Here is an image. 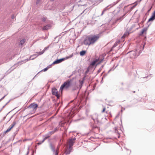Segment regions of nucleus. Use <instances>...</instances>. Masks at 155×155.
Returning a JSON list of instances; mask_svg holds the SVG:
<instances>
[{"instance_id": "nucleus-1", "label": "nucleus", "mask_w": 155, "mask_h": 155, "mask_svg": "<svg viewBox=\"0 0 155 155\" xmlns=\"http://www.w3.org/2000/svg\"><path fill=\"white\" fill-rule=\"evenodd\" d=\"M99 38L98 35H91L86 37L83 41L85 45L90 46L95 43Z\"/></svg>"}, {"instance_id": "nucleus-2", "label": "nucleus", "mask_w": 155, "mask_h": 155, "mask_svg": "<svg viewBox=\"0 0 155 155\" xmlns=\"http://www.w3.org/2000/svg\"><path fill=\"white\" fill-rule=\"evenodd\" d=\"M76 140L75 138L69 139L68 141V145L69 146L68 148L65 151V153L66 154H69L71 152L72 149V147L74 143V141Z\"/></svg>"}, {"instance_id": "nucleus-3", "label": "nucleus", "mask_w": 155, "mask_h": 155, "mask_svg": "<svg viewBox=\"0 0 155 155\" xmlns=\"http://www.w3.org/2000/svg\"><path fill=\"white\" fill-rule=\"evenodd\" d=\"M38 107V104L35 103L31 104L28 108L29 114H32L35 113Z\"/></svg>"}, {"instance_id": "nucleus-4", "label": "nucleus", "mask_w": 155, "mask_h": 155, "mask_svg": "<svg viewBox=\"0 0 155 155\" xmlns=\"http://www.w3.org/2000/svg\"><path fill=\"white\" fill-rule=\"evenodd\" d=\"M71 80H68L64 83L60 88V90H61V92L64 88H68L70 87L71 85Z\"/></svg>"}, {"instance_id": "nucleus-5", "label": "nucleus", "mask_w": 155, "mask_h": 155, "mask_svg": "<svg viewBox=\"0 0 155 155\" xmlns=\"http://www.w3.org/2000/svg\"><path fill=\"white\" fill-rule=\"evenodd\" d=\"M52 94L53 95H55L57 98H59L60 96L58 94L57 90L55 88H53L52 89Z\"/></svg>"}, {"instance_id": "nucleus-6", "label": "nucleus", "mask_w": 155, "mask_h": 155, "mask_svg": "<svg viewBox=\"0 0 155 155\" xmlns=\"http://www.w3.org/2000/svg\"><path fill=\"white\" fill-rule=\"evenodd\" d=\"M155 19V10L154 12L152 13L151 17L150 18L148 22H149L150 21H153Z\"/></svg>"}, {"instance_id": "nucleus-7", "label": "nucleus", "mask_w": 155, "mask_h": 155, "mask_svg": "<svg viewBox=\"0 0 155 155\" xmlns=\"http://www.w3.org/2000/svg\"><path fill=\"white\" fill-rule=\"evenodd\" d=\"M16 124V123L15 122H13L12 124L11 125L10 127H9L7 129V130L5 131V133L8 132L10 131L11 130L13 127L15 126Z\"/></svg>"}, {"instance_id": "nucleus-8", "label": "nucleus", "mask_w": 155, "mask_h": 155, "mask_svg": "<svg viewBox=\"0 0 155 155\" xmlns=\"http://www.w3.org/2000/svg\"><path fill=\"white\" fill-rule=\"evenodd\" d=\"M105 112L107 114L111 115L110 112L109 110H107L105 107H104L102 111V113H104Z\"/></svg>"}, {"instance_id": "nucleus-9", "label": "nucleus", "mask_w": 155, "mask_h": 155, "mask_svg": "<svg viewBox=\"0 0 155 155\" xmlns=\"http://www.w3.org/2000/svg\"><path fill=\"white\" fill-rule=\"evenodd\" d=\"M136 54V52L134 51H131L130 53V58H131L135 57Z\"/></svg>"}, {"instance_id": "nucleus-10", "label": "nucleus", "mask_w": 155, "mask_h": 155, "mask_svg": "<svg viewBox=\"0 0 155 155\" xmlns=\"http://www.w3.org/2000/svg\"><path fill=\"white\" fill-rule=\"evenodd\" d=\"M51 27V26L50 25H48L46 26H44L42 28V30L44 31L45 30H47L50 29Z\"/></svg>"}, {"instance_id": "nucleus-11", "label": "nucleus", "mask_w": 155, "mask_h": 155, "mask_svg": "<svg viewBox=\"0 0 155 155\" xmlns=\"http://www.w3.org/2000/svg\"><path fill=\"white\" fill-rule=\"evenodd\" d=\"M64 58H61L59 60H57L54 62L53 63L54 64H57L61 63L62 61H64Z\"/></svg>"}, {"instance_id": "nucleus-12", "label": "nucleus", "mask_w": 155, "mask_h": 155, "mask_svg": "<svg viewBox=\"0 0 155 155\" xmlns=\"http://www.w3.org/2000/svg\"><path fill=\"white\" fill-rule=\"evenodd\" d=\"M99 61V58L95 59L90 64V65L94 66Z\"/></svg>"}, {"instance_id": "nucleus-13", "label": "nucleus", "mask_w": 155, "mask_h": 155, "mask_svg": "<svg viewBox=\"0 0 155 155\" xmlns=\"http://www.w3.org/2000/svg\"><path fill=\"white\" fill-rule=\"evenodd\" d=\"M26 41V40L25 39H23L21 40L20 42V44L21 45H24Z\"/></svg>"}, {"instance_id": "nucleus-14", "label": "nucleus", "mask_w": 155, "mask_h": 155, "mask_svg": "<svg viewBox=\"0 0 155 155\" xmlns=\"http://www.w3.org/2000/svg\"><path fill=\"white\" fill-rule=\"evenodd\" d=\"M86 51H82L80 52V54L81 56H83L86 54Z\"/></svg>"}, {"instance_id": "nucleus-15", "label": "nucleus", "mask_w": 155, "mask_h": 155, "mask_svg": "<svg viewBox=\"0 0 155 155\" xmlns=\"http://www.w3.org/2000/svg\"><path fill=\"white\" fill-rule=\"evenodd\" d=\"M50 147L51 150L52 151H54V152H55V150H54L55 146L54 145L52 144L51 143L50 144Z\"/></svg>"}, {"instance_id": "nucleus-16", "label": "nucleus", "mask_w": 155, "mask_h": 155, "mask_svg": "<svg viewBox=\"0 0 155 155\" xmlns=\"http://www.w3.org/2000/svg\"><path fill=\"white\" fill-rule=\"evenodd\" d=\"M92 118L94 120H96L97 121L98 120L97 116L96 115L93 116L92 117Z\"/></svg>"}, {"instance_id": "nucleus-17", "label": "nucleus", "mask_w": 155, "mask_h": 155, "mask_svg": "<svg viewBox=\"0 0 155 155\" xmlns=\"http://www.w3.org/2000/svg\"><path fill=\"white\" fill-rule=\"evenodd\" d=\"M47 137H45V138H44V139H43V141H42V142H39V143H37V144H38V145H40V144H41L42 143H43V142L44 141H45V140L46 139H47Z\"/></svg>"}, {"instance_id": "nucleus-18", "label": "nucleus", "mask_w": 155, "mask_h": 155, "mask_svg": "<svg viewBox=\"0 0 155 155\" xmlns=\"http://www.w3.org/2000/svg\"><path fill=\"white\" fill-rule=\"evenodd\" d=\"M59 147H58L56 151L55 152V155H58V153Z\"/></svg>"}, {"instance_id": "nucleus-19", "label": "nucleus", "mask_w": 155, "mask_h": 155, "mask_svg": "<svg viewBox=\"0 0 155 155\" xmlns=\"http://www.w3.org/2000/svg\"><path fill=\"white\" fill-rule=\"evenodd\" d=\"M59 147H58L56 151L55 152V155H58V153Z\"/></svg>"}, {"instance_id": "nucleus-20", "label": "nucleus", "mask_w": 155, "mask_h": 155, "mask_svg": "<svg viewBox=\"0 0 155 155\" xmlns=\"http://www.w3.org/2000/svg\"><path fill=\"white\" fill-rule=\"evenodd\" d=\"M50 68V67H47L46 68L43 69V70H42V71H47L48 69Z\"/></svg>"}, {"instance_id": "nucleus-21", "label": "nucleus", "mask_w": 155, "mask_h": 155, "mask_svg": "<svg viewBox=\"0 0 155 155\" xmlns=\"http://www.w3.org/2000/svg\"><path fill=\"white\" fill-rule=\"evenodd\" d=\"M43 53V51H41L39 52L38 54V55H40L42 54Z\"/></svg>"}, {"instance_id": "nucleus-22", "label": "nucleus", "mask_w": 155, "mask_h": 155, "mask_svg": "<svg viewBox=\"0 0 155 155\" xmlns=\"http://www.w3.org/2000/svg\"><path fill=\"white\" fill-rule=\"evenodd\" d=\"M46 18H42V21H45L46 20Z\"/></svg>"}, {"instance_id": "nucleus-23", "label": "nucleus", "mask_w": 155, "mask_h": 155, "mask_svg": "<svg viewBox=\"0 0 155 155\" xmlns=\"http://www.w3.org/2000/svg\"><path fill=\"white\" fill-rule=\"evenodd\" d=\"M40 0H37V1L36 2V4H38L39 3V2L40 1Z\"/></svg>"}, {"instance_id": "nucleus-24", "label": "nucleus", "mask_w": 155, "mask_h": 155, "mask_svg": "<svg viewBox=\"0 0 155 155\" xmlns=\"http://www.w3.org/2000/svg\"><path fill=\"white\" fill-rule=\"evenodd\" d=\"M56 131H57V129H55L54 131L53 132H52V134H53Z\"/></svg>"}, {"instance_id": "nucleus-25", "label": "nucleus", "mask_w": 155, "mask_h": 155, "mask_svg": "<svg viewBox=\"0 0 155 155\" xmlns=\"http://www.w3.org/2000/svg\"><path fill=\"white\" fill-rule=\"evenodd\" d=\"M5 97V96L4 97H2V98L0 100V101H1V100H3V99Z\"/></svg>"}, {"instance_id": "nucleus-26", "label": "nucleus", "mask_w": 155, "mask_h": 155, "mask_svg": "<svg viewBox=\"0 0 155 155\" xmlns=\"http://www.w3.org/2000/svg\"><path fill=\"white\" fill-rule=\"evenodd\" d=\"M145 30H143L142 31V33L143 34V32H144Z\"/></svg>"}, {"instance_id": "nucleus-27", "label": "nucleus", "mask_w": 155, "mask_h": 155, "mask_svg": "<svg viewBox=\"0 0 155 155\" xmlns=\"http://www.w3.org/2000/svg\"><path fill=\"white\" fill-rule=\"evenodd\" d=\"M151 8H152V7H151L150 9H149L148 11V12H149L150 10L151 9Z\"/></svg>"}, {"instance_id": "nucleus-28", "label": "nucleus", "mask_w": 155, "mask_h": 155, "mask_svg": "<svg viewBox=\"0 0 155 155\" xmlns=\"http://www.w3.org/2000/svg\"><path fill=\"white\" fill-rule=\"evenodd\" d=\"M117 45V43H115V44L114 45V46H115Z\"/></svg>"}, {"instance_id": "nucleus-29", "label": "nucleus", "mask_w": 155, "mask_h": 155, "mask_svg": "<svg viewBox=\"0 0 155 155\" xmlns=\"http://www.w3.org/2000/svg\"><path fill=\"white\" fill-rule=\"evenodd\" d=\"M88 71H89V68H88V69H87V72H88Z\"/></svg>"}, {"instance_id": "nucleus-30", "label": "nucleus", "mask_w": 155, "mask_h": 155, "mask_svg": "<svg viewBox=\"0 0 155 155\" xmlns=\"http://www.w3.org/2000/svg\"><path fill=\"white\" fill-rule=\"evenodd\" d=\"M26 140H23V141H24V142L25 141H26Z\"/></svg>"}, {"instance_id": "nucleus-31", "label": "nucleus", "mask_w": 155, "mask_h": 155, "mask_svg": "<svg viewBox=\"0 0 155 155\" xmlns=\"http://www.w3.org/2000/svg\"><path fill=\"white\" fill-rule=\"evenodd\" d=\"M124 37V35L122 37Z\"/></svg>"}]
</instances>
